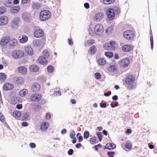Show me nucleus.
Segmentation results:
<instances>
[{"mask_svg":"<svg viewBox=\"0 0 157 157\" xmlns=\"http://www.w3.org/2000/svg\"><path fill=\"white\" fill-rule=\"evenodd\" d=\"M118 105V102H116L114 104L111 103L110 105L111 107L112 108H114L115 107L117 106Z\"/></svg>","mask_w":157,"mask_h":157,"instance_id":"4d7b16f0","label":"nucleus"},{"mask_svg":"<svg viewBox=\"0 0 157 157\" xmlns=\"http://www.w3.org/2000/svg\"><path fill=\"white\" fill-rule=\"evenodd\" d=\"M14 81L17 84H21L23 82V79L21 77H16L14 78Z\"/></svg>","mask_w":157,"mask_h":157,"instance_id":"5701e85b","label":"nucleus"},{"mask_svg":"<svg viewBox=\"0 0 157 157\" xmlns=\"http://www.w3.org/2000/svg\"><path fill=\"white\" fill-rule=\"evenodd\" d=\"M20 8V7L19 6H14L11 9L10 11L13 13H17L19 11Z\"/></svg>","mask_w":157,"mask_h":157,"instance_id":"4be33fe9","label":"nucleus"},{"mask_svg":"<svg viewBox=\"0 0 157 157\" xmlns=\"http://www.w3.org/2000/svg\"><path fill=\"white\" fill-rule=\"evenodd\" d=\"M8 18L5 16H4L0 18V25H4L8 23Z\"/></svg>","mask_w":157,"mask_h":157,"instance_id":"2eb2a0df","label":"nucleus"},{"mask_svg":"<svg viewBox=\"0 0 157 157\" xmlns=\"http://www.w3.org/2000/svg\"><path fill=\"white\" fill-rule=\"evenodd\" d=\"M106 146L108 147V149L109 150L114 149L116 148V145L113 143H107L106 144Z\"/></svg>","mask_w":157,"mask_h":157,"instance_id":"393cba45","label":"nucleus"},{"mask_svg":"<svg viewBox=\"0 0 157 157\" xmlns=\"http://www.w3.org/2000/svg\"><path fill=\"white\" fill-rule=\"evenodd\" d=\"M12 4V2L10 1L6 2L5 3V6H6L9 7H10L11 6Z\"/></svg>","mask_w":157,"mask_h":157,"instance_id":"864d4df0","label":"nucleus"},{"mask_svg":"<svg viewBox=\"0 0 157 157\" xmlns=\"http://www.w3.org/2000/svg\"><path fill=\"white\" fill-rule=\"evenodd\" d=\"M33 9L36 10L39 9L40 8V5L37 3H33Z\"/></svg>","mask_w":157,"mask_h":157,"instance_id":"37998d69","label":"nucleus"},{"mask_svg":"<svg viewBox=\"0 0 157 157\" xmlns=\"http://www.w3.org/2000/svg\"><path fill=\"white\" fill-rule=\"evenodd\" d=\"M17 42H18L17 39H13L10 42V46H15L17 45Z\"/></svg>","mask_w":157,"mask_h":157,"instance_id":"72a5a7b5","label":"nucleus"},{"mask_svg":"<svg viewBox=\"0 0 157 157\" xmlns=\"http://www.w3.org/2000/svg\"><path fill=\"white\" fill-rule=\"evenodd\" d=\"M18 71L19 73L22 74H25L27 71L26 68L24 66L20 67L17 68Z\"/></svg>","mask_w":157,"mask_h":157,"instance_id":"a878e982","label":"nucleus"},{"mask_svg":"<svg viewBox=\"0 0 157 157\" xmlns=\"http://www.w3.org/2000/svg\"><path fill=\"white\" fill-rule=\"evenodd\" d=\"M40 89V85L37 83H34L32 86L31 90L34 92H38Z\"/></svg>","mask_w":157,"mask_h":157,"instance_id":"ddd939ff","label":"nucleus"},{"mask_svg":"<svg viewBox=\"0 0 157 157\" xmlns=\"http://www.w3.org/2000/svg\"><path fill=\"white\" fill-rule=\"evenodd\" d=\"M133 47L131 45H126L122 47V50L124 52L131 51L133 50Z\"/></svg>","mask_w":157,"mask_h":157,"instance_id":"f3484780","label":"nucleus"},{"mask_svg":"<svg viewBox=\"0 0 157 157\" xmlns=\"http://www.w3.org/2000/svg\"><path fill=\"white\" fill-rule=\"evenodd\" d=\"M116 42L114 41H111L109 42V48L110 49L109 50L113 51L116 48Z\"/></svg>","mask_w":157,"mask_h":157,"instance_id":"b1692460","label":"nucleus"},{"mask_svg":"<svg viewBox=\"0 0 157 157\" xmlns=\"http://www.w3.org/2000/svg\"><path fill=\"white\" fill-rule=\"evenodd\" d=\"M10 37L8 36H6L2 38L0 42V44L3 46L6 45L10 40Z\"/></svg>","mask_w":157,"mask_h":157,"instance_id":"4468645a","label":"nucleus"},{"mask_svg":"<svg viewBox=\"0 0 157 157\" xmlns=\"http://www.w3.org/2000/svg\"><path fill=\"white\" fill-rule=\"evenodd\" d=\"M39 68V67L38 66L35 64L31 65L29 67L30 71L33 72H38Z\"/></svg>","mask_w":157,"mask_h":157,"instance_id":"6ab92c4d","label":"nucleus"},{"mask_svg":"<svg viewBox=\"0 0 157 157\" xmlns=\"http://www.w3.org/2000/svg\"><path fill=\"white\" fill-rule=\"evenodd\" d=\"M44 31L41 29H37L34 32V35L36 38H39L43 36Z\"/></svg>","mask_w":157,"mask_h":157,"instance_id":"dca6fc26","label":"nucleus"},{"mask_svg":"<svg viewBox=\"0 0 157 157\" xmlns=\"http://www.w3.org/2000/svg\"><path fill=\"white\" fill-rule=\"evenodd\" d=\"M6 78V76L4 73H0V80L1 81L4 82L5 81Z\"/></svg>","mask_w":157,"mask_h":157,"instance_id":"2f4dec72","label":"nucleus"},{"mask_svg":"<svg viewBox=\"0 0 157 157\" xmlns=\"http://www.w3.org/2000/svg\"><path fill=\"white\" fill-rule=\"evenodd\" d=\"M105 55L106 56L111 58L113 57V54L112 52H107L105 53Z\"/></svg>","mask_w":157,"mask_h":157,"instance_id":"c9c22d12","label":"nucleus"},{"mask_svg":"<svg viewBox=\"0 0 157 157\" xmlns=\"http://www.w3.org/2000/svg\"><path fill=\"white\" fill-rule=\"evenodd\" d=\"M46 118L47 120L50 119L51 118V115L49 113H46Z\"/></svg>","mask_w":157,"mask_h":157,"instance_id":"0e129e2a","label":"nucleus"},{"mask_svg":"<svg viewBox=\"0 0 157 157\" xmlns=\"http://www.w3.org/2000/svg\"><path fill=\"white\" fill-rule=\"evenodd\" d=\"M68 154L69 155H71L73 153V150L72 149H70L68 151Z\"/></svg>","mask_w":157,"mask_h":157,"instance_id":"69168bd1","label":"nucleus"},{"mask_svg":"<svg viewBox=\"0 0 157 157\" xmlns=\"http://www.w3.org/2000/svg\"><path fill=\"white\" fill-rule=\"evenodd\" d=\"M4 116L1 113H0V121L1 122H3L4 121Z\"/></svg>","mask_w":157,"mask_h":157,"instance_id":"774afa93","label":"nucleus"},{"mask_svg":"<svg viewBox=\"0 0 157 157\" xmlns=\"http://www.w3.org/2000/svg\"><path fill=\"white\" fill-rule=\"evenodd\" d=\"M94 32L96 35H101L104 32L103 26L102 25L98 24L96 25L94 27Z\"/></svg>","mask_w":157,"mask_h":157,"instance_id":"7ed1b4c3","label":"nucleus"},{"mask_svg":"<svg viewBox=\"0 0 157 157\" xmlns=\"http://www.w3.org/2000/svg\"><path fill=\"white\" fill-rule=\"evenodd\" d=\"M45 60H44V59H42L41 61L39 60V58L38 59V61L39 63L41 64L42 65H47L48 63V62L47 61V59H45Z\"/></svg>","mask_w":157,"mask_h":157,"instance_id":"e433bc0d","label":"nucleus"},{"mask_svg":"<svg viewBox=\"0 0 157 157\" xmlns=\"http://www.w3.org/2000/svg\"><path fill=\"white\" fill-rule=\"evenodd\" d=\"M89 132L87 131H85L84 132L83 137L85 139H87L89 136Z\"/></svg>","mask_w":157,"mask_h":157,"instance_id":"a18cd8bd","label":"nucleus"},{"mask_svg":"<svg viewBox=\"0 0 157 157\" xmlns=\"http://www.w3.org/2000/svg\"><path fill=\"white\" fill-rule=\"evenodd\" d=\"M104 16L105 14L103 13L98 12L95 14L94 18L95 20L99 21Z\"/></svg>","mask_w":157,"mask_h":157,"instance_id":"1a4fd4ad","label":"nucleus"},{"mask_svg":"<svg viewBox=\"0 0 157 157\" xmlns=\"http://www.w3.org/2000/svg\"><path fill=\"white\" fill-rule=\"evenodd\" d=\"M42 54L43 56H40L39 57V60L41 61L42 59H44V60H45V59H44L45 58L47 59L49 56V53L47 50H44L42 52Z\"/></svg>","mask_w":157,"mask_h":157,"instance_id":"f8f14e48","label":"nucleus"},{"mask_svg":"<svg viewBox=\"0 0 157 157\" xmlns=\"http://www.w3.org/2000/svg\"><path fill=\"white\" fill-rule=\"evenodd\" d=\"M117 70V67L114 65L110 66L108 68V70L109 71L112 72H115Z\"/></svg>","mask_w":157,"mask_h":157,"instance_id":"7c9ffc66","label":"nucleus"},{"mask_svg":"<svg viewBox=\"0 0 157 157\" xmlns=\"http://www.w3.org/2000/svg\"><path fill=\"white\" fill-rule=\"evenodd\" d=\"M29 146L30 147L32 148H34L36 147V145L34 143H31L29 144Z\"/></svg>","mask_w":157,"mask_h":157,"instance_id":"680f3d73","label":"nucleus"},{"mask_svg":"<svg viewBox=\"0 0 157 157\" xmlns=\"http://www.w3.org/2000/svg\"><path fill=\"white\" fill-rule=\"evenodd\" d=\"M29 117V113H25L24 114V115L23 116L24 119L25 120H28V118Z\"/></svg>","mask_w":157,"mask_h":157,"instance_id":"3c124183","label":"nucleus"},{"mask_svg":"<svg viewBox=\"0 0 157 157\" xmlns=\"http://www.w3.org/2000/svg\"><path fill=\"white\" fill-rule=\"evenodd\" d=\"M28 91L26 89H23L21 90L19 92V95L22 97H24L26 95Z\"/></svg>","mask_w":157,"mask_h":157,"instance_id":"c85d7f7f","label":"nucleus"},{"mask_svg":"<svg viewBox=\"0 0 157 157\" xmlns=\"http://www.w3.org/2000/svg\"><path fill=\"white\" fill-rule=\"evenodd\" d=\"M51 16V13L50 11L43 10L40 12L39 17L41 21H44L50 18Z\"/></svg>","mask_w":157,"mask_h":157,"instance_id":"f257e3e1","label":"nucleus"},{"mask_svg":"<svg viewBox=\"0 0 157 157\" xmlns=\"http://www.w3.org/2000/svg\"><path fill=\"white\" fill-rule=\"evenodd\" d=\"M24 55V52L22 51L17 50L13 51L12 53L13 57L15 59H19Z\"/></svg>","mask_w":157,"mask_h":157,"instance_id":"20e7f679","label":"nucleus"},{"mask_svg":"<svg viewBox=\"0 0 157 157\" xmlns=\"http://www.w3.org/2000/svg\"><path fill=\"white\" fill-rule=\"evenodd\" d=\"M130 63L129 59L128 58H125L122 59L120 63V65L125 67L128 66Z\"/></svg>","mask_w":157,"mask_h":157,"instance_id":"9b49d317","label":"nucleus"},{"mask_svg":"<svg viewBox=\"0 0 157 157\" xmlns=\"http://www.w3.org/2000/svg\"><path fill=\"white\" fill-rule=\"evenodd\" d=\"M100 107L101 108H105L106 107V104L105 102L103 103L101 102L100 103Z\"/></svg>","mask_w":157,"mask_h":157,"instance_id":"bf43d9fd","label":"nucleus"},{"mask_svg":"<svg viewBox=\"0 0 157 157\" xmlns=\"http://www.w3.org/2000/svg\"><path fill=\"white\" fill-rule=\"evenodd\" d=\"M89 34L91 35V36H95V35H96L95 33V32H94V31H93L92 30H90V29L89 30Z\"/></svg>","mask_w":157,"mask_h":157,"instance_id":"052dcab7","label":"nucleus"},{"mask_svg":"<svg viewBox=\"0 0 157 157\" xmlns=\"http://www.w3.org/2000/svg\"><path fill=\"white\" fill-rule=\"evenodd\" d=\"M22 17L24 20L27 22H29L31 19L30 14L27 13H23Z\"/></svg>","mask_w":157,"mask_h":157,"instance_id":"a211bd4d","label":"nucleus"},{"mask_svg":"<svg viewBox=\"0 0 157 157\" xmlns=\"http://www.w3.org/2000/svg\"><path fill=\"white\" fill-rule=\"evenodd\" d=\"M6 9L5 7L4 6H1L0 7V14H3L6 11Z\"/></svg>","mask_w":157,"mask_h":157,"instance_id":"79ce46f5","label":"nucleus"},{"mask_svg":"<svg viewBox=\"0 0 157 157\" xmlns=\"http://www.w3.org/2000/svg\"><path fill=\"white\" fill-rule=\"evenodd\" d=\"M125 147L128 149H130L132 148V145L130 143H126L125 145Z\"/></svg>","mask_w":157,"mask_h":157,"instance_id":"603ef678","label":"nucleus"},{"mask_svg":"<svg viewBox=\"0 0 157 157\" xmlns=\"http://www.w3.org/2000/svg\"><path fill=\"white\" fill-rule=\"evenodd\" d=\"M14 86L13 84L11 83H5L3 86V90L5 91L11 90L13 88Z\"/></svg>","mask_w":157,"mask_h":157,"instance_id":"6e6552de","label":"nucleus"},{"mask_svg":"<svg viewBox=\"0 0 157 157\" xmlns=\"http://www.w3.org/2000/svg\"><path fill=\"white\" fill-rule=\"evenodd\" d=\"M41 95L40 94H32L31 97V99L32 101H38L40 100Z\"/></svg>","mask_w":157,"mask_h":157,"instance_id":"0eeeda50","label":"nucleus"},{"mask_svg":"<svg viewBox=\"0 0 157 157\" xmlns=\"http://www.w3.org/2000/svg\"><path fill=\"white\" fill-rule=\"evenodd\" d=\"M123 35L124 37L128 40L132 39L135 36L134 32L131 30H128L124 32Z\"/></svg>","mask_w":157,"mask_h":157,"instance_id":"f03ea898","label":"nucleus"},{"mask_svg":"<svg viewBox=\"0 0 157 157\" xmlns=\"http://www.w3.org/2000/svg\"><path fill=\"white\" fill-rule=\"evenodd\" d=\"M16 108L18 109H21L22 108V105L21 104H18L16 106Z\"/></svg>","mask_w":157,"mask_h":157,"instance_id":"e2e57ef3","label":"nucleus"},{"mask_svg":"<svg viewBox=\"0 0 157 157\" xmlns=\"http://www.w3.org/2000/svg\"><path fill=\"white\" fill-rule=\"evenodd\" d=\"M19 21V18L18 17H15L13 19L11 25L12 28L13 29H14L18 27Z\"/></svg>","mask_w":157,"mask_h":157,"instance_id":"9d476101","label":"nucleus"},{"mask_svg":"<svg viewBox=\"0 0 157 157\" xmlns=\"http://www.w3.org/2000/svg\"><path fill=\"white\" fill-rule=\"evenodd\" d=\"M76 137L79 142H81L83 140L82 136H81L80 133H78L76 135Z\"/></svg>","mask_w":157,"mask_h":157,"instance_id":"f704fd0d","label":"nucleus"},{"mask_svg":"<svg viewBox=\"0 0 157 157\" xmlns=\"http://www.w3.org/2000/svg\"><path fill=\"white\" fill-rule=\"evenodd\" d=\"M103 48L106 50H109V46L108 43H105L103 45Z\"/></svg>","mask_w":157,"mask_h":157,"instance_id":"09e8293b","label":"nucleus"},{"mask_svg":"<svg viewBox=\"0 0 157 157\" xmlns=\"http://www.w3.org/2000/svg\"><path fill=\"white\" fill-rule=\"evenodd\" d=\"M21 115V112L19 111H14L13 112V116L15 118H19Z\"/></svg>","mask_w":157,"mask_h":157,"instance_id":"cd10ccee","label":"nucleus"},{"mask_svg":"<svg viewBox=\"0 0 157 157\" xmlns=\"http://www.w3.org/2000/svg\"><path fill=\"white\" fill-rule=\"evenodd\" d=\"M151 35L150 36L151 46V48L153 49L154 47V40L152 33H151Z\"/></svg>","mask_w":157,"mask_h":157,"instance_id":"c03bdc74","label":"nucleus"},{"mask_svg":"<svg viewBox=\"0 0 157 157\" xmlns=\"http://www.w3.org/2000/svg\"><path fill=\"white\" fill-rule=\"evenodd\" d=\"M48 123L44 122L42 123L40 126V129L42 131H45L48 128Z\"/></svg>","mask_w":157,"mask_h":157,"instance_id":"412c9836","label":"nucleus"},{"mask_svg":"<svg viewBox=\"0 0 157 157\" xmlns=\"http://www.w3.org/2000/svg\"><path fill=\"white\" fill-rule=\"evenodd\" d=\"M75 132L74 130H72L70 132V137L71 138L73 139V138L75 137Z\"/></svg>","mask_w":157,"mask_h":157,"instance_id":"8fccbe9b","label":"nucleus"},{"mask_svg":"<svg viewBox=\"0 0 157 157\" xmlns=\"http://www.w3.org/2000/svg\"><path fill=\"white\" fill-rule=\"evenodd\" d=\"M96 137L95 136H93L90 139V141L91 142V144H93L95 143L96 140Z\"/></svg>","mask_w":157,"mask_h":157,"instance_id":"5fc2aeb1","label":"nucleus"},{"mask_svg":"<svg viewBox=\"0 0 157 157\" xmlns=\"http://www.w3.org/2000/svg\"><path fill=\"white\" fill-rule=\"evenodd\" d=\"M25 50L27 53L30 56H32L33 53V48L30 46H28L25 48Z\"/></svg>","mask_w":157,"mask_h":157,"instance_id":"aec40b11","label":"nucleus"},{"mask_svg":"<svg viewBox=\"0 0 157 157\" xmlns=\"http://www.w3.org/2000/svg\"><path fill=\"white\" fill-rule=\"evenodd\" d=\"M47 69L49 73H52L54 71V67L51 65L48 66L47 67Z\"/></svg>","mask_w":157,"mask_h":157,"instance_id":"a19ab883","label":"nucleus"},{"mask_svg":"<svg viewBox=\"0 0 157 157\" xmlns=\"http://www.w3.org/2000/svg\"><path fill=\"white\" fill-rule=\"evenodd\" d=\"M96 48L94 46L90 47L88 51L89 53L92 55L94 54L96 52Z\"/></svg>","mask_w":157,"mask_h":157,"instance_id":"bb28decb","label":"nucleus"},{"mask_svg":"<svg viewBox=\"0 0 157 157\" xmlns=\"http://www.w3.org/2000/svg\"><path fill=\"white\" fill-rule=\"evenodd\" d=\"M28 37L26 35H24L22 36L21 39L19 40V41L21 43H25L28 41Z\"/></svg>","mask_w":157,"mask_h":157,"instance_id":"c756f323","label":"nucleus"},{"mask_svg":"<svg viewBox=\"0 0 157 157\" xmlns=\"http://www.w3.org/2000/svg\"><path fill=\"white\" fill-rule=\"evenodd\" d=\"M108 19L109 20H112L115 17V12L114 10L110 8L108 9L106 12Z\"/></svg>","mask_w":157,"mask_h":157,"instance_id":"39448f33","label":"nucleus"},{"mask_svg":"<svg viewBox=\"0 0 157 157\" xmlns=\"http://www.w3.org/2000/svg\"><path fill=\"white\" fill-rule=\"evenodd\" d=\"M98 62L100 65H104L106 63L105 60L103 58H100L98 59Z\"/></svg>","mask_w":157,"mask_h":157,"instance_id":"473e14b6","label":"nucleus"},{"mask_svg":"<svg viewBox=\"0 0 157 157\" xmlns=\"http://www.w3.org/2000/svg\"><path fill=\"white\" fill-rule=\"evenodd\" d=\"M94 76L96 79L98 80L101 78V75L99 73H96L94 74Z\"/></svg>","mask_w":157,"mask_h":157,"instance_id":"de8ad7c7","label":"nucleus"},{"mask_svg":"<svg viewBox=\"0 0 157 157\" xmlns=\"http://www.w3.org/2000/svg\"><path fill=\"white\" fill-rule=\"evenodd\" d=\"M135 81V78L134 76L131 75H127L125 80L126 84L131 85L133 84Z\"/></svg>","mask_w":157,"mask_h":157,"instance_id":"423d86ee","label":"nucleus"},{"mask_svg":"<svg viewBox=\"0 0 157 157\" xmlns=\"http://www.w3.org/2000/svg\"><path fill=\"white\" fill-rule=\"evenodd\" d=\"M115 154L114 151H108L107 153V155L109 157H113Z\"/></svg>","mask_w":157,"mask_h":157,"instance_id":"49530a36","label":"nucleus"},{"mask_svg":"<svg viewBox=\"0 0 157 157\" xmlns=\"http://www.w3.org/2000/svg\"><path fill=\"white\" fill-rule=\"evenodd\" d=\"M115 0H103V2L105 4H109L114 2Z\"/></svg>","mask_w":157,"mask_h":157,"instance_id":"58836bf2","label":"nucleus"},{"mask_svg":"<svg viewBox=\"0 0 157 157\" xmlns=\"http://www.w3.org/2000/svg\"><path fill=\"white\" fill-rule=\"evenodd\" d=\"M33 45L35 46H39L40 45V41L39 40H35L33 42Z\"/></svg>","mask_w":157,"mask_h":157,"instance_id":"4c0bfd02","label":"nucleus"},{"mask_svg":"<svg viewBox=\"0 0 157 157\" xmlns=\"http://www.w3.org/2000/svg\"><path fill=\"white\" fill-rule=\"evenodd\" d=\"M113 30V28L112 26H109L106 30V33L108 34L112 33Z\"/></svg>","mask_w":157,"mask_h":157,"instance_id":"ea45409f","label":"nucleus"},{"mask_svg":"<svg viewBox=\"0 0 157 157\" xmlns=\"http://www.w3.org/2000/svg\"><path fill=\"white\" fill-rule=\"evenodd\" d=\"M92 44H93V43H92L91 40H88L85 43V44L86 46L90 45H91Z\"/></svg>","mask_w":157,"mask_h":157,"instance_id":"6e6d98bb","label":"nucleus"},{"mask_svg":"<svg viewBox=\"0 0 157 157\" xmlns=\"http://www.w3.org/2000/svg\"><path fill=\"white\" fill-rule=\"evenodd\" d=\"M114 10V12H115L117 14H119L120 13V10L118 7L116 8Z\"/></svg>","mask_w":157,"mask_h":157,"instance_id":"13d9d810","label":"nucleus"},{"mask_svg":"<svg viewBox=\"0 0 157 157\" xmlns=\"http://www.w3.org/2000/svg\"><path fill=\"white\" fill-rule=\"evenodd\" d=\"M96 135L98 138L102 137L103 136L101 132H98L96 133Z\"/></svg>","mask_w":157,"mask_h":157,"instance_id":"338daca9","label":"nucleus"}]
</instances>
